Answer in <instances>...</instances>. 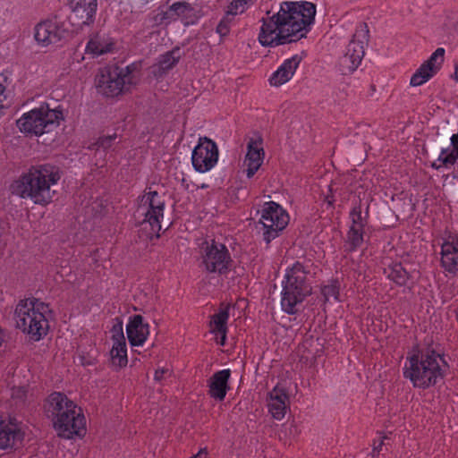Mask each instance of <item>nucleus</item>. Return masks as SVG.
<instances>
[{
	"instance_id": "f257e3e1",
	"label": "nucleus",
	"mask_w": 458,
	"mask_h": 458,
	"mask_svg": "<svg viewBox=\"0 0 458 458\" xmlns=\"http://www.w3.org/2000/svg\"><path fill=\"white\" fill-rule=\"evenodd\" d=\"M316 4L309 1H284L276 12L267 11L259 20L258 42L275 48L307 37L315 23Z\"/></svg>"
},
{
	"instance_id": "f03ea898",
	"label": "nucleus",
	"mask_w": 458,
	"mask_h": 458,
	"mask_svg": "<svg viewBox=\"0 0 458 458\" xmlns=\"http://www.w3.org/2000/svg\"><path fill=\"white\" fill-rule=\"evenodd\" d=\"M447 364L444 358L433 350H412L407 353L403 376L412 386L428 389L444 378Z\"/></svg>"
},
{
	"instance_id": "7ed1b4c3",
	"label": "nucleus",
	"mask_w": 458,
	"mask_h": 458,
	"mask_svg": "<svg viewBox=\"0 0 458 458\" xmlns=\"http://www.w3.org/2000/svg\"><path fill=\"white\" fill-rule=\"evenodd\" d=\"M60 178L59 172L50 165L31 166L12 183L11 191L21 199L46 206L53 199L51 187L57 184Z\"/></svg>"
},
{
	"instance_id": "20e7f679",
	"label": "nucleus",
	"mask_w": 458,
	"mask_h": 458,
	"mask_svg": "<svg viewBox=\"0 0 458 458\" xmlns=\"http://www.w3.org/2000/svg\"><path fill=\"white\" fill-rule=\"evenodd\" d=\"M45 410L52 418L54 428L60 437L72 439L86 432V419L81 407L60 392L52 393L47 399Z\"/></svg>"
},
{
	"instance_id": "39448f33",
	"label": "nucleus",
	"mask_w": 458,
	"mask_h": 458,
	"mask_svg": "<svg viewBox=\"0 0 458 458\" xmlns=\"http://www.w3.org/2000/svg\"><path fill=\"white\" fill-rule=\"evenodd\" d=\"M51 318L49 305L34 297L21 300L15 306L16 327L34 342L42 340L47 335Z\"/></svg>"
},
{
	"instance_id": "423d86ee",
	"label": "nucleus",
	"mask_w": 458,
	"mask_h": 458,
	"mask_svg": "<svg viewBox=\"0 0 458 458\" xmlns=\"http://www.w3.org/2000/svg\"><path fill=\"white\" fill-rule=\"evenodd\" d=\"M310 265L296 261L285 269L282 281L281 309L288 315H295L305 299L312 293Z\"/></svg>"
},
{
	"instance_id": "0eeeda50",
	"label": "nucleus",
	"mask_w": 458,
	"mask_h": 458,
	"mask_svg": "<svg viewBox=\"0 0 458 458\" xmlns=\"http://www.w3.org/2000/svg\"><path fill=\"white\" fill-rule=\"evenodd\" d=\"M64 120L60 106L51 108L48 104H41L24 114L16 121L20 131L26 136L39 137L49 133Z\"/></svg>"
},
{
	"instance_id": "6e6552de",
	"label": "nucleus",
	"mask_w": 458,
	"mask_h": 458,
	"mask_svg": "<svg viewBox=\"0 0 458 458\" xmlns=\"http://www.w3.org/2000/svg\"><path fill=\"white\" fill-rule=\"evenodd\" d=\"M369 30L366 23H360L357 26L352 38L338 60V69L342 74L352 73L361 64L365 55V47L369 42Z\"/></svg>"
},
{
	"instance_id": "1a4fd4ad",
	"label": "nucleus",
	"mask_w": 458,
	"mask_h": 458,
	"mask_svg": "<svg viewBox=\"0 0 458 458\" xmlns=\"http://www.w3.org/2000/svg\"><path fill=\"white\" fill-rule=\"evenodd\" d=\"M259 225L263 240L269 244L277 238L289 223V215L279 204L275 201H267L260 210Z\"/></svg>"
},
{
	"instance_id": "9d476101",
	"label": "nucleus",
	"mask_w": 458,
	"mask_h": 458,
	"mask_svg": "<svg viewBox=\"0 0 458 458\" xmlns=\"http://www.w3.org/2000/svg\"><path fill=\"white\" fill-rule=\"evenodd\" d=\"M200 265L207 273L226 276L233 268V260L225 244L212 240L201 249Z\"/></svg>"
},
{
	"instance_id": "9b49d317",
	"label": "nucleus",
	"mask_w": 458,
	"mask_h": 458,
	"mask_svg": "<svg viewBox=\"0 0 458 458\" xmlns=\"http://www.w3.org/2000/svg\"><path fill=\"white\" fill-rule=\"evenodd\" d=\"M165 201L156 191H145L138 199L137 214L142 216V224H148L152 233H158L162 228Z\"/></svg>"
},
{
	"instance_id": "f8f14e48",
	"label": "nucleus",
	"mask_w": 458,
	"mask_h": 458,
	"mask_svg": "<svg viewBox=\"0 0 458 458\" xmlns=\"http://www.w3.org/2000/svg\"><path fill=\"white\" fill-rule=\"evenodd\" d=\"M131 72V67L124 69L104 68L96 79L98 92L106 98H114L122 94L127 77Z\"/></svg>"
},
{
	"instance_id": "ddd939ff",
	"label": "nucleus",
	"mask_w": 458,
	"mask_h": 458,
	"mask_svg": "<svg viewBox=\"0 0 458 458\" xmlns=\"http://www.w3.org/2000/svg\"><path fill=\"white\" fill-rule=\"evenodd\" d=\"M69 35L66 24L57 18L47 19L38 23L34 28V38L41 47L57 45Z\"/></svg>"
},
{
	"instance_id": "4468645a",
	"label": "nucleus",
	"mask_w": 458,
	"mask_h": 458,
	"mask_svg": "<svg viewBox=\"0 0 458 458\" xmlns=\"http://www.w3.org/2000/svg\"><path fill=\"white\" fill-rule=\"evenodd\" d=\"M218 148L207 137L199 138L191 153V164L195 171L204 174L212 170L218 161Z\"/></svg>"
},
{
	"instance_id": "2eb2a0df",
	"label": "nucleus",
	"mask_w": 458,
	"mask_h": 458,
	"mask_svg": "<svg viewBox=\"0 0 458 458\" xmlns=\"http://www.w3.org/2000/svg\"><path fill=\"white\" fill-rule=\"evenodd\" d=\"M26 434V427L15 417L0 420V450L12 452L20 447Z\"/></svg>"
},
{
	"instance_id": "dca6fc26",
	"label": "nucleus",
	"mask_w": 458,
	"mask_h": 458,
	"mask_svg": "<svg viewBox=\"0 0 458 458\" xmlns=\"http://www.w3.org/2000/svg\"><path fill=\"white\" fill-rule=\"evenodd\" d=\"M440 267L446 276L458 275V234L445 233L440 243Z\"/></svg>"
},
{
	"instance_id": "f3484780",
	"label": "nucleus",
	"mask_w": 458,
	"mask_h": 458,
	"mask_svg": "<svg viewBox=\"0 0 458 458\" xmlns=\"http://www.w3.org/2000/svg\"><path fill=\"white\" fill-rule=\"evenodd\" d=\"M267 410L274 420H282L290 408L287 390L276 384L267 394Z\"/></svg>"
},
{
	"instance_id": "a211bd4d",
	"label": "nucleus",
	"mask_w": 458,
	"mask_h": 458,
	"mask_svg": "<svg viewBox=\"0 0 458 458\" xmlns=\"http://www.w3.org/2000/svg\"><path fill=\"white\" fill-rule=\"evenodd\" d=\"M149 325L144 322L141 315L129 318L126 325V335L131 346H143L149 335Z\"/></svg>"
},
{
	"instance_id": "6ab92c4d",
	"label": "nucleus",
	"mask_w": 458,
	"mask_h": 458,
	"mask_svg": "<svg viewBox=\"0 0 458 458\" xmlns=\"http://www.w3.org/2000/svg\"><path fill=\"white\" fill-rule=\"evenodd\" d=\"M265 157V152L262 146V139H250L247 146V153L244 159V165L247 166L246 175L249 179L252 178L261 166Z\"/></svg>"
},
{
	"instance_id": "aec40b11",
	"label": "nucleus",
	"mask_w": 458,
	"mask_h": 458,
	"mask_svg": "<svg viewBox=\"0 0 458 458\" xmlns=\"http://www.w3.org/2000/svg\"><path fill=\"white\" fill-rule=\"evenodd\" d=\"M230 369H224L215 372L208 380V386L209 396L216 401H224L227 392L230 390Z\"/></svg>"
},
{
	"instance_id": "412c9836",
	"label": "nucleus",
	"mask_w": 458,
	"mask_h": 458,
	"mask_svg": "<svg viewBox=\"0 0 458 458\" xmlns=\"http://www.w3.org/2000/svg\"><path fill=\"white\" fill-rule=\"evenodd\" d=\"M301 62L299 55L285 59L280 66L270 75L269 83L271 86L279 87L288 82L294 75L298 66Z\"/></svg>"
},
{
	"instance_id": "4be33fe9",
	"label": "nucleus",
	"mask_w": 458,
	"mask_h": 458,
	"mask_svg": "<svg viewBox=\"0 0 458 458\" xmlns=\"http://www.w3.org/2000/svg\"><path fill=\"white\" fill-rule=\"evenodd\" d=\"M229 310L230 306L225 305L211 317L210 332L216 335V343L220 346H225L226 343V335L228 332L227 323L230 317Z\"/></svg>"
},
{
	"instance_id": "5701e85b",
	"label": "nucleus",
	"mask_w": 458,
	"mask_h": 458,
	"mask_svg": "<svg viewBox=\"0 0 458 458\" xmlns=\"http://www.w3.org/2000/svg\"><path fill=\"white\" fill-rule=\"evenodd\" d=\"M97 0H72L71 8L72 15L79 25H89L94 21Z\"/></svg>"
},
{
	"instance_id": "b1692460",
	"label": "nucleus",
	"mask_w": 458,
	"mask_h": 458,
	"mask_svg": "<svg viewBox=\"0 0 458 458\" xmlns=\"http://www.w3.org/2000/svg\"><path fill=\"white\" fill-rule=\"evenodd\" d=\"M115 42L113 38L106 34H97L88 41L85 52L91 55L92 57L114 52Z\"/></svg>"
},
{
	"instance_id": "393cba45",
	"label": "nucleus",
	"mask_w": 458,
	"mask_h": 458,
	"mask_svg": "<svg viewBox=\"0 0 458 458\" xmlns=\"http://www.w3.org/2000/svg\"><path fill=\"white\" fill-rule=\"evenodd\" d=\"M112 342L110 355L113 364L120 368L125 367L128 363L127 345L122 327L119 332L113 335Z\"/></svg>"
},
{
	"instance_id": "a878e982",
	"label": "nucleus",
	"mask_w": 458,
	"mask_h": 458,
	"mask_svg": "<svg viewBox=\"0 0 458 458\" xmlns=\"http://www.w3.org/2000/svg\"><path fill=\"white\" fill-rule=\"evenodd\" d=\"M181 57L182 55L179 47H174L161 55L152 67L153 74L156 77H162L178 64Z\"/></svg>"
},
{
	"instance_id": "bb28decb",
	"label": "nucleus",
	"mask_w": 458,
	"mask_h": 458,
	"mask_svg": "<svg viewBox=\"0 0 458 458\" xmlns=\"http://www.w3.org/2000/svg\"><path fill=\"white\" fill-rule=\"evenodd\" d=\"M171 16L180 18L185 23H194L196 21L195 10L187 2H174L169 6Z\"/></svg>"
},
{
	"instance_id": "cd10ccee",
	"label": "nucleus",
	"mask_w": 458,
	"mask_h": 458,
	"mask_svg": "<svg viewBox=\"0 0 458 458\" xmlns=\"http://www.w3.org/2000/svg\"><path fill=\"white\" fill-rule=\"evenodd\" d=\"M364 242V230L349 227L344 241V251L353 253L361 248Z\"/></svg>"
},
{
	"instance_id": "c85d7f7f",
	"label": "nucleus",
	"mask_w": 458,
	"mask_h": 458,
	"mask_svg": "<svg viewBox=\"0 0 458 458\" xmlns=\"http://www.w3.org/2000/svg\"><path fill=\"white\" fill-rule=\"evenodd\" d=\"M386 276L399 286H403L410 275L401 263H393L384 269Z\"/></svg>"
},
{
	"instance_id": "c756f323",
	"label": "nucleus",
	"mask_w": 458,
	"mask_h": 458,
	"mask_svg": "<svg viewBox=\"0 0 458 458\" xmlns=\"http://www.w3.org/2000/svg\"><path fill=\"white\" fill-rule=\"evenodd\" d=\"M431 70L432 68H428L424 64H422L411 76L410 85L412 87H418L428 81L432 77L436 75V73Z\"/></svg>"
},
{
	"instance_id": "7c9ffc66",
	"label": "nucleus",
	"mask_w": 458,
	"mask_h": 458,
	"mask_svg": "<svg viewBox=\"0 0 458 458\" xmlns=\"http://www.w3.org/2000/svg\"><path fill=\"white\" fill-rule=\"evenodd\" d=\"M445 50L443 47H437L428 57L427 61H425L423 64L428 67L432 68V72L436 74L437 72L441 69L442 64L445 60Z\"/></svg>"
},
{
	"instance_id": "2f4dec72",
	"label": "nucleus",
	"mask_w": 458,
	"mask_h": 458,
	"mask_svg": "<svg viewBox=\"0 0 458 458\" xmlns=\"http://www.w3.org/2000/svg\"><path fill=\"white\" fill-rule=\"evenodd\" d=\"M351 224L349 227L364 230L367 225V218L362 216L360 205L354 206L349 214Z\"/></svg>"
},
{
	"instance_id": "473e14b6",
	"label": "nucleus",
	"mask_w": 458,
	"mask_h": 458,
	"mask_svg": "<svg viewBox=\"0 0 458 458\" xmlns=\"http://www.w3.org/2000/svg\"><path fill=\"white\" fill-rule=\"evenodd\" d=\"M256 0H232L227 6V15L236 16L243 13Z\"/></svg>"
},
{
	"instance_id": "72a5a7b5",
	"label": "nucleus",
	"mask_w": 458,
	"mask_h": 458,
	"mask_svg": "<svg viewBox=\"0 0 458 458\" xmlns=\"http://www.w3.org/2000/svg\"><path fill=\"white\" fill-rule=\"evenodd\" d=\"M321 293L326 301H329L331 298L337 301L339 295V283L337 280H333L329 284L324 285L321 288Z\"/></svg>"
},
{
	"instance_id": "f704fd0d",
	"label": "nucleus",
	"mask_w": 458,
	"mask_h": 458,
	"mask_svg": "<svg viewBox=\"0 0 458 458\" xmlns=\"http://www.w3.org/2000/svg\"><path fill=\"white\" fill-rule=\"evenodd\" d=\"M231 15H227V13H225V15L221 19L219 23L216 26V31L218 33L221 37H225L228 35L230 31V23H231Z\"/></svg>"
},
{
	"instance_id": "c9c22d12",
	"label": "nucleus",
	"mask_w": 458,
	"mask_h": 458,
	"mask_svg": "<svg viewBox=\"0 0 458 458\" xmlns=\"http://www.w3.org/2000/svg\"><path fill=\"white\" fill-rule=\"evenodd\" d=\"M116 137L115 133L100 137L97 142L98 148H103L104 150L109 148L116 140Z\"/></svg>"
},
{
	"instance_id": "e433bc0d",
	"label": "nucleus",
	"mask_w": 458,
	"mask_h": 458,
	"mask_svg": "<svg viewBox=\"0 0 458 458\" xmlns=\"http://www.w3.org/2000/svg\"><path fill=\"white\" fill-rule=\"evenodd\" d=\"M171 375V371L167 368H159L155 371L154 379L160 382L162 379Z\"/></svg>"
},
{
	"instance_id": "4c0bfd02",
	"label": "nucleus",
	"mask_w": 458,
	"mask_h": 458,
	"mask_svg": "<svg viewBox=\"0 0 458 458\" xmlns=\"http://www.w3.org/2000/svg\"><path fill=\"white\" fill-rule=\"evenodd\" d=\"M26 395V390L24 387H18V388H13L12 390V396L13 397H20V398H22Z\"/></svg>"
},
{
	"instance_id": "58836bf2",
	"label": "nucleus",
	"mask_w": 458,
	"mask_h": 458,
	"mask_svg": "<svg viewBox=\"0 0 458 458\" xmlns=\"http://www.w3.org/2000/svg\"><path fill=\"white\" fill-rule=\"evenodd\" d=\"M454 164H444L442 161H439V157L437 160L432 162L431 167L435 170H440L443 166L447 167L448 165H453Z\"/></svg>"
},
{
	"instance_id": "ea45409f",
	"label": "nucleus",
	"mask_w": 458,
	"mask_h": 458,
	"mask_svg": "<svg viewBox=\"0 0 458 458\" xmlns=\"http://www.w3.org/2000/svg\"><path fill=\"white\" fill-rule=\"evenodd\" d=\"M384 437H382L378 443H377L376 441L374 442V445H373V453L374 454H378L379 452L381 451V448H382V445H384Z\"/></svg>"
},
{
	"instance_id": "a19ab883",
	"label": "nucleus",
	"mask_w": 458,
	"mask_h": 458,
	"mask_svg": "<svg viewBox=\"0 0 458 458\" xmlns=\"http://www.w3.org/2000/svg\"><path fill=\"white\" fill-rule=\"evenodd\" d=\"M191 458H208V452L206 449H200L197 454Z\"/></svg>"
},
{
	"instance_id": "79ce46f5",
	"label": "nucleus",
	"mask_w": 458,
	"mask_h": 458,
	"mask_svg": "<svg viewBox=\"0 0 458 458\" xmlns=\"http://www.w3.org/2000/svg\"><path fill=\"white\" fill-rule=\"evenodd\" d=\"M5 88L4 85L0 84V114L4 112V106L2 105V97L4 96Z\"/></svg>"
},
{
	"instance_id": "37998d69",
	"label": "nucleus",
	"mask_w": 458,
	"mask_h": 458,
	"mask_svg": "<svg viewBox=\"0 0 458 458\" xmlns=\"http://www.w3.org/2000/svg\"><path fill=\"white\" fill-rule=\"evenodd\" d=\"M290 433H294L296 434L297 433V426L295 425L294 422L291 423L290 424Z\"/></svg>"
},
{
	"instance_id": "c03bdc74",
	"label": "nucleus",
	"mask_w": 458,
	"mask_h": 458,
	"mask_svg": "<svg viewBox=\"0 0 458 458\" xmlns=\"http://www.w3.org/2000/svg\"><path fill=\"white\" fill-rule=\"evenodd\" d=\"M334 201H335V200H334L333 197H329V196H327V197L326 198V202H327V205H328V206H330V207H332V206H333Z\"/></svg>"
},
{
	"instance_id": "a18cd8bd",
	"label": "nucleus",
	"mask_w": 458,
	"mask_h": 458,
	"mask_svg": "<svg viewBox=\"0 0 458 458\" xmlns=\"http://www.w3.org/2000/svg\"><path fill=\"white\" fill-rule=\"evenodd\" d=\"M207 188H208V184H207V183H202V184L197 186V189H207Z\"/></svg>"
},
{
	"instance_id": "49530a36",
	"label": "nucleus",
	"mask_w": 458,
	"mask_h": 458,
	"mask_svg": "<svg viewBox=\"0 0 458 458\" xmlns=\"http://www.w3.org/2000/svg\"><path fill=\"white\" fill-rule=\"evenodd\" d=\"M146 2H148V0H145Z\"/></svg>"
}]
</instances>
